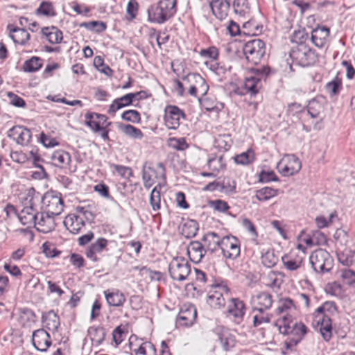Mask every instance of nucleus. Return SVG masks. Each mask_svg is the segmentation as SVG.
<instances>
[{
    "label": "nucleus",
    "mask_w": 355,
    "mask_h": 355,
    "mask_svg": "<svg viewBox=\"0 0 355 355\" xmlns=\"http://www.w3.org/2000/svg\"><path fill=\"white\" fill-rule=\"evenodd\" d=\"M282 322L283 324L279 327V331L282 334L288 336L284 342L286 349H292L302 341L308 329L304 323L293 322L286 315L283 316Z\"/></svg>",
    "instance_id": "nucleus-2"
},
{
    "label": "nucleus",
    "mask_w": 355,
    "mask_h": 355,
    "mask_svg": "<svg viewBox=\"0 0 355 355\" xmlns=\"http://www.w3.org/2000/svg\"><path fill=\"white\" fill-rule=\"evenodd\" d=\"M158 178V173L151 166L146 163L142 168V179L144 186L146 189H150L155 183V179Z\"/></svg>",
    "instance_id": "nucleus-30"
},
{
    "label": "nucleus",
    "mask_w": 355,
    "mask_h": 355,
    "mask_svg": "<svg viewBox=\"0 0 355 355\" xmlns=\"http://www.w3.org/2000/svg\"><path fill=\"white\" fill-rule=\"evenodd\" d=\"M307 112L311 118H317L323 110L322 104L316 98L309 101L307 105Z\"/></svg>",
    "instance_id": "nucleus-45"
},
{
    "label": "nucleus",
    "mask_w": 355,
    "mask_h": 355,
    "mask_svg": "<svg viewBox=\"0 0 355 355\" xmlns=\"http://www.w3.org/2000/svg\"><path fill=\"white\" fill-rule=\"evenodd\" d=\"M135 99V95L132 93H128L125 95L114 99L108 109V114L114 116L116 112L123 107L132 105Z\"/></svg>",
    "instance_id": "nucleus-26"
},
{
    "label": "nucleus",
    "mask_w": 355,
    "mask_h": 355,
    "mask_svg": "<svg viewBox=\"0 0 355 355\" xmlns=\"http://www.w3.org/2000/svg\"><path fill=\"white\" fill-rule=\"evenodd\" d=\"M338 311V307L334 301H326L319 306L315 312L322 315L321 318H329L334 315Z\"/></svg>",
    "instance_id": "nucleus-34"
},
{
    "label": "nucleus",
    "mask_w": 355,
    "mask_h": 355,
    "mask_svg": "<svg viewBox=\"0 0 355 355\" xmlns=\"http://www.w3.org/2000/svg\"><path fill=\"white\" fill-rule=\"evenodd\" d=\"M245 304L239 298H231L225 312L226 316L230 318L236 324H240L245 313Z\"/></svg>",
    "instance_id": "nucleus-12"
},
{
    "label": "nucleus",
    "mask_w": 355,
    "mask_h": 355,
    "mask_svg": "<svg viewBox=\"0 0 355 355\" xmlns=\"http://www.w3.org/2000/svg\"><path fill=\"white\" fill-rule=\"evenodd\" d=\"M117 127L124 134L131 138L141 139L144 137V134L141 130L132 125L118 123Z\"/></svg>",
    "instance_id": "nucleus-37"
},
{
    "label": "nucleus",
    "mask_w": 355,
    "mask_h": 355,
    "mask_svg": "<svg viewBox=\"0 0 355 355\" xmlns=\"http://www.w3.org/2000/svg\"><path fill=\"white\" fill-rule=\"evenodd\" d=\"M301 162L295 155H288L281 159L277 166L283 176L293 175L301 169Z\"/></svg>",
    "instance_id": "nucleus-10"
},
{
    "label": "nucleus",
    "mask_w": 355,
    "mask_h": 355,
    "mask_svg": "<svg viewBox=\"0 0 355 355\" xmlns=\"http://www.w3.org/2000/svg\"><path fill=\"white\" fill-rule=\"evenodd\" d=\"M341 277L345 284L354 286L355 285V272L351 269H343L341 270Z\"/></svg>",
    "instance_id": "nucleus-61"
},
{
    "label": "nucleus",
    "mask_w": 355,
    "mask_h": 355,
    "mask_svg": "<svg viewBox=\"0 0 355 355\" xmlns=\"http://www.w3.org/2000/svg\"><path fill=\"white\" fill-rule=\"evenodd\" d=\"M108 241L103 237L97 239L94 243H91L85 250L86 257L94 262L99 261L97 257L98 253H101L106 248Z\"/></svg>",
    "instance_id": "nucleus-21"
},
{
    "label": "nucleus",
    "mask_w": 355,
    "mask_h": 355,
    "mask_svg": "<svg viewBox=\"0 0 355 355\" xmlns=\"http://www.w3.org/2000/svg\"><path fill=\"white\" fill-rule=\"evenodd\" d=\"M220 182L221 192L226 194H232L236 193V183L232 178L225 177Z\"/></svg>",
    "instance_id": "nucleus-47"
},
{
    "label": "nucleus",
    "mask_w": 355,
    "mask_h": 355,
    "mask_svg": "<svg viewBox=\"0 0 355 355\" xmlns=\"http://www.w3.org/2000/svg\"><path fill=\"white\" fill-rule=\"evenodd\" d=\"M8 29L10 32V37L15 43L24 44L30 38V35L26 30L19 27H15L13 24H8Z\"/></svg>",
    "instance_id": "nucleus-29"
},
{
    "label": "nucleus",
    "mask_w": 355,
    "mask_h": 355,
    "mask_svg": "<svg viewBox=\"0 0 355 355\" xmlns=\"http://www.w3.org/2000/svg\"><path fill=\"white\" fill-rule=\"evenodd\" d=\"M261 263L267 268L274 267L278 262V257L273 250H268L261 256Z\"/></svg>",
    "instance_id": "nucleus-51"
},
{
    "label": "nucleus",
    "mask_w": 355,
    "mask_h": 355,
    "mask_svg": "<svg viewBox=\"0 0 355 355\" xmlns=\"http://www.w3.org/2000/svg\"><path fill=\"white\" fill-rule=\"evenodd\" d=\"M318 324L320 325V332L326 341H329L332 337V322L329 318H319Z\"/></svg>",
    "instance_id": "nucleus-36"
},
{
    "label": "nucleus",
    "mask_w": 355,
    "mask_h": 355,
    "mask_svg": "<svg viewBox=\"0 0 355 355\" xmlns=\"http://www.w3.org/2000/svg\"><path fill=\"white\" fill-rule=\"evenodd\" d=\"M38 15H43L46 17H53L56 15L55 10L53 4L50 2L42 1L39 8L36 10Z\"/></svg>",
    "instance_id": "nucleus-52"
},
{
    "label": "nucleus",
    "mask_w": 355,
    "mask_h": 355,
    "mask_svg": "<svg viewBox=\"0 0 355 355\" xmlns=\"http://www.w3.org/2000/svg\"><path fill=\"white\" fill-rule=\"evenodd\" d=\"M122 119L133 123H138L141 121L140 113L135 110H126L121 114Z\"/></svg>",
    "instance_id": "nucleus-56"
},
{
    "label": "nucleus",
    "mask_w": 355,
    "mask_h": 355,
    "mask_svg": "<svg viewBox=\"0 0 355 355\" xmlns=\"http://www.w3.org/2000/svg\"><path fill=\"white\" fill-rule=\"evenodd\" d=\"M202 241L206 252H209L211 254L220 252L222 238L218 234L209 232L203 236Z\"/></svg>",
    "instance_id": "nucleus-17"
},
{
    "label": "nucleus",
    "mask_w": 355,
    "mask_h": 355,
    "mask_svg": "<svg viewBox=\"0 0 355 355\" xmlns=\"http://www.w3.org/2000/svg\"><path fill=\"white\" fill-rule=\"evenodd\" d=\"M290 57L293 64L306 67L314 64L317 60V55L314 51L304 44H298L292 48Z\"/></svg>",
    "instance_id": "nucleus-4"
},
{
    "label": "nucleus",
    "mask_w": 355,
    "mask_h": 355,
    "mask_svg": "<svg viewBox=\"0 0 355 355\" xmlns=\"http://www.w3.org/2000/svg\"><path fill=\"white\" fill-rule=\"evenodd\" d=\"M172 16L176 12L177 0H161L158 3Z\"/></svg>",
    "instance_id": "nucleus-63"
},
{
    "label": "nucleus",
    "mask_w": 355,
    "mask_h": 355,
    "mask_svg": "<svg viewBox=\"0 0 355 355\" xmlns=\"http://www.w3.org/2000/svg\"><path fill=\"white\" fill-rule=\"evenodd\" d=\"M295 309L293 301L288 298H282L279 301L278 306L275 311L276 315H282Z\"/></svg>",
    "instance_id": "nucleus-43"
},
{
    "label": "nucleus",
    "mask_w": 355,
    "mask_h": 355,
    "mask_svg": "<svg viewBox=\"0 0 355 355\" xmlns=\"http://www.w3.org/2000/svg\"><path fill=\"white\" fill-rule=\"evenodd\" d=\"M42 67V60L38 57H33L26 60L24 64V70L26 72H35Z\"/></svg>",
    "instance_id": "nucleus-48"
},
{
    "label": "nucleus",
    "mask_w": 355,
    "mask_h": 355,
    "mask_svg": "<svg viewBox=\"0 0 355 355\" xmlns=\"http://www.w3.org/2000/svg\"><path fill=\"white\" fill-rule=\"evenodd\" d=\"M64 225L71 233L78 234L85 227V222L81 216L69 214L65 218Z\"/></svg>",
    "instance_id": "nucleus-23"
},
{
    "label": "nucleus",
    "mask_w": 355,
    "mask_h": 355,
    "mask_svg": "<svg viewBox=\"0 0 355 355\" xmlns=\"http://www.w3.org/2000/svg\"><path fill=\"white\" fill-rule=\"evenodd\" d=\"M168 144L169 147L177 150L182 151L189 148V145L187 143L186 139L183 137L170 138L168 139Z\"/></svg>",
    "instance_id": "nucleus-55"
},
{
    "label": "nucleus",
    "mask_w": 355,
    "mask_h": 355,
    "mask_svg": "<svg viewBox=\"0 0 355 355\" xmlns=\"http://www.w3.org/2000/svg\"><path fill=\"white\" fill-rule=\"evenodd\" d=\"M147 349L152 355H155L156 349L151 343H145L139 346V347L135 350L136 355H147Z\"/></svg>",
    "instance_id": "nucleus-64"
},
{
    "label": "nucleus",
    "mask_w": 355,
    "mask_h": 355,
    "mask_svg": "<svg viewBox=\"0 0 355 355\" xmlns=\"http://www.w3.org/2000/svg\"><path fill=\"white\" fill-rule=\"evenodd\" d=\"M162 184L159 183L156 187H155L151 191L150 195V204L152 207L153 211H156L160 209L161 207V196H160V189H161Z\"/></svg>",
    "instance_id": "nucleus-41"
},
{
    "label": "nucleus",
    "mask_w": 355,
    "mask_h": 355,
    "mask_svg": "<svg viewBox=\"0 0 355 355\" xmlns=\"http://www.w3.org/2000/svg\"><path fill=\"white\" fill-rule=\"evenodd\" d=\"M309 261L314 271L321 274L329 272L334 266V259L331 254L321 248L311 253Z\"/></svg>",
    "instance_id": "nucleus-5"
},
{
    "label": "nucleus",
    "mask_w": 355,
    "mask_h": 355,
    "mask_svg": "<svg viewBox=\"0 0 355 355\" xmlns=\"http://www.w3.org/2000/svg\"><path fill=\"white\" fill-rule=\"evenodd\" d=\"M148 19L151 22H164L168 20L172 15H168L159 4L152 6L148 10Z\"/></svg>",
    "instance_id": "nucleus-28"
},
{
    "label": "nucleus",
    "mask_w": 355,
    "mask_h": 355,
    "mask_svg": "<svg viewBox=\"0 0 355 355\" xmlns=\"http://www.w3.org/2000/svg\"><path fill=\"white\" fill-rule=\"evenodd\" d=\"M85 125L89 127L94 132H99L103 130V126L100 125L98 119H95V112H88L85 114Z\"/></svg>",
    "instance_id": "nucleus-44"
},
{
    "label": "nucleus",
    "mask_w": 355,
    "mask_h": 355,
    "mask_svg": "<svg viewBox=\"0 0 355 355\" xmlns=\"http://www.w3.org/2000/svg\"><path fill=\"white\" fill-rule=\"evenodd\" d=\"M32 343L37 350L44 352L51 344L50 335L44 329L35 330L33 334Z\"/></svg>",
    "instance_id": "nucleus-20"
},
{
    "label": "nucleus",
    "mask_w": 355,
    "mask_h": 355,
    "mask_svg": "<svg viewBox=\"0 0 355 355\" xmlns=\"http://www.w3.org/2000/svg\"><path fill=\"white\" fill-rule=\"evenodd\" d=\"M272 315L266 311L262 312H257L253 316V327H259L263 324H268L270 322Z\"/></svg>",
    "instance_id": "nucleus-50"
},
{
    "label": "nucleus",
    "mask_w": 355,
    "mask_h": 355,
    "mask_svg": "<svg viewBox=\"0 0 355 355\" xmlns=\"http://www.w3.org/2000/svg\"><path fill=\"white\" fill-rule=\"evenodd\" d=\"M182 80L189 83H195L198 93L202 96H205L209 90V86L205 80L198 73H189L187 76L182 77Z\"/></svg>",
    "instance_id": "nucleus-25"
},
{
    "label": "nucleus",
    "mask_w": 355,
    "mask_h": 355,
    "mask_svg": "<svg viewBox=\"0 0 355 355\" xmlns=\"http://www.w3.org/2000/svg\"><path fill=\"white\" fill-rule=\"evenodd\" d=\"M329 28L317 24V26L312 30L311 39L315 46L323 48L329 40Z\"/></svg>",
    "instance_id": "nucleus-19"
},
{
    "label": "nucleus",
    "mask_w": 355,
    "mask_h": 355,
    "mask_svg": "<svg viewBox=\"0 0 355 355\" xmlns=\"http://www.w3.org/2000/svg\"><path fill=\"white\" fill-rule=\"evenodd\" d=\"M164 112L165 124L169 129L178 128L180 118L185 116L184 112L175 105H167Z\"/></svg>",
    "instance_id": "nucleus-14"
},
{
    "label": "nucleus",
    "mask_w": 355,
    "mask_h": 355,
    "mask_svg": "<svg viewBox=\"0 0 355 355\" xmlns=\"http://www.w3.org/2000/svg\"><path fill=\"white\" fill-rule=\"evenodd\" d=\"M342 89V80L336 76L326 85V89L331 97L338 95Z\"/></svg>",
    "instance_id": "nucleus-46"
},
{
    "label": "nucleus",
    "mask_w": 355,
    "mask_h": 355,
    "mask_svg": "<svg viewBox=\"0 0 355 355\" xmlns=\"http://www.w3.org/2000/svg\"><path fill=\"white\" fill-rule=\"evenodd\" d=\"M71 9L76 13V15H80L86 16L91 11V7L84 3H79L76 1H73L69 3Z\"/></svg>",
    "instance_id": "nucleus-54"
},
{
    "label": "nucleus",
    "mask_w": 355,
    "mask_h": 355,
    "mask_svg": "<svg viewBox=\"0 0 355 355\" xmlns=\"http://www.w3.org/2000/svg\"><path fill=\"white\" fill-rule=\"evenodd\" d=\"M197 318V310L193 304H184L178 313L177 321L182 326H191Z\"/></svg>",
    "instance_id": "nucleus-15"
},
{
    "label": "nucleus",
    "mask_w": 355,
    "mask_h": 355,
    "mask_svg": "<svg viewBox=\"0 0 355 355\" xmlns=\"http://www.w3.org/2000/svg\"><path fill=\"white\" fill-rule=\"evenodd\" d=\"M220 245V253L225 258L235 259L240 255V243L235 236H223Z\"/></svg>",
    "instance_id": "nucleus-11"
},
{
    "label": "nucleus",
    "mask_w": 355,
    "mask_h": 355,
    "mask_svg": "<svg viewBox=\"0 0 355 355\" xmlns=\"http://www.w3.org/2000/svg\"><path fill=\"white\" fill-rule=\"evenodd\" d=\"M243 51L248 62L257 64L266 53V44L259 39L252 40L244 44Z\"/></svg>",
    "instance_id": "nucleus-6"
},
{
    "label": "nucleus",
    "mask_w": 355,
    "mask_h": 355,
    "mask_svg": "<svg viewBox=\"0 0 355 355\" xmlns=\"http://www.w3.org/2000/svg\"><path fill=\"white\" fill-rule=\"evenodd\" d=\"M51 159L55 162V165L67 166L71 162V155L65 150H58L53 153Z\"/></svg>",
    "instance_id": "nucleus-39"
},
{
    "label": "nucleus",
    "mask_w": 355,
    "mask_h": 355,
    "mask_svg": "<svg viewBox=\"0 0 355 355\" xmlns=\"http://www.w3.org/2000/svg\"><path fill=\"white\" fill-rule=\"evenodd\" d=\"M210 6L216 17L219 20H223L228 15L230 3L223 0H212Z\"/></svg>",
    "instance_id": "nucleus-24"
},
{
    "label": "nucleus",
    "mask_w": 355,
    "mask_h": 355,
    "mask_svg": "<svg viewBox=\"0 0 355 355\" xmlns=\"http://www.w3.org/2000/svg\"><path fill=\"white\" fill-rule=\"evenodd\" d=\"M209 205L214 210L222 213L227 211L230 209L227 202L220 199L209 201Z\"/></svg>",
    "instance_id": "nucleus-62"
},
{
    "label": "nucleus",
    "mask_w": 355,
    "mask_h": 355,
    "mask_svg": "<svg viewBox=\"0 0 355 355\" xmlns=\"http://www.w3.org/2000/svg\"><path fill=\"white\" fill-rule=\"evenodd\" d=\"M53 216L48 214L46 211L38 212V217L35 221V227L37 231L42 233H49L55 227V223Z\"/></svg>",
    "instance_id": "nucleus-16"
},
{
    "label": "nucleus",
    "mask_w": 355,
    "mask_h": 355,
    "mask_svg": "<svg viewBox=\"0 0 355 355\" xmlns=\"http://www.w3.org/2000/svg\"><path fill=\"white\" fill-rule=\"evenodd\" d=\"M111 168H114L122 178H130L133 175L132 168L129 166L113 164L111 165Z\"/></svg>",
    "instance_id": "nucleus-58"
},
{
    "label": "nucleus",
    "mask_w": 355,
    "mask_h": 355,
    "mask_svg": "<svg viewBox=\"0 0 355 355\" xmlns=\"http://www.w3.org/2000/svg\"><path fill=\"white\" fill-rule=\"evenodd\" d=\"M187 254L191 261L198 263L202 261L203 257H205L207 252L202 243L198 241H193L190 242L187 247Z\"/></svg>",
    "instance_id": "nucleus-22"
},
{
    "label": "nucleus",
    "mask_w": 355,
    "mask_h": 355,
    "mask_svg": "<svg viewBox=\"0 0 355 355\" xmlns=\"http://www.w3.org/2000/svg\"><path fill=\"white\" fill-rule=\"evenodd\" d=\"M234 11L239 16L245 17L250 14V8L248 0H234L233 1Z\"/></svg>",
    "instance_id": "nucleus-49"
},
{
    "label": "nucleus",
    "mask_w": 355,
    "mask_h": 355,
    "mask_svg": "<svg viewBox=\"0 0 355 355\" xmlns=\"http://www.w3.org/2000/svg\"><path fill=\"white\" fill-rule=\"evenodd\" d=\"M180 234L187 239L194 237L199 229L198 223L196 220H187L179 227Z\"/></svg>",
    "instance_id": "nucleus-31"
},
{
    "label": "nucleus",
    "mask_w": 355,
    "mask_h": 355,
    "mask_svg": "<svg viewBox=\"0 0 355 355\" xmlns=\"http://www.w3.org/2000/svg\"><path fill=\"white\" fill-rule=\"evenodd\" d=\"M251 28V29L244 31V35H259L263 33L264 26L262 24H243V28Z\"/></svg>",
    "instance_id": "nucleus-59"
},
{
    "label": "nucleus",
    "mask_w": 355,
    "mask_h": 355,
    "mask_svg": "<svg viewBox=\"0 0 355 355\" xmlns=\"http://www.w3.org/2000/svg\"><path fill=\"white\" fill-rule=\"evenodd\" d=\"M234 159L237 164L248 165L254 161V153L252 149H248L247 151L236 155Z\"/></svg>",
    "instance_id": "nucleus-42"
},
{
    "label": "nucleus",
    "mask_w": 355,
    "mask_h": 355,
    "mask_svg": "<svg viewBox=\"0 0 355 355\" xmlns=\"http://www.w3.org/2000/svg\"><path fill=\"white\" fill-rule=\"evenodd\" d=\"M272 295L266 291L254 295L251 298L252 312H262L269 310L272 305Z\"/></svg>",
    "instance_id": "nucleus-13"
},
{
    "label": "nucleus",
    "mask_w": 355,
    "mask_h": 355,
    "mask_svg": "<svg viewBox=\"0 0 355 355\" xmlns=\"http://www.w3.org/2000/svg\"><path fill=\"white\" fill-rule=\"evenodd\" d=\"M46 207L48 214L53 216L60 215L63 211L64 201L59 194L46 193L41 196L40 202Z\"/></svg>",
    "instance_id": "nucleus-9"
},
{
    "label": "nucleus",
    "mask_w": 355,
    "mask_h": 355,
    "mask_svg": "<svg viewBox=\"0 0 355 355\" xmlns=\"http://www.w3.org/2000/svg\"><path fill=\"white\" fill-rule=\"evenodd\" d=\"M282 261L286 268L291 271L298 269L302 263V259H289L288 257H283Z\"/></svg>",
    "instance_id": "nucleus-60"
},
{
    "label": "nucleus",
    "mask_w": 355,
    "mask_h": 355,
    "mask_svg": "<svg viewBox=\"0 0 355 355\" xmlns=\"http://www.w3.org/2000/svg\"><path fill=\"white\" fill-rule=\"evenodd\" d=\"M104 295L109 306H122L125 302V295L118 289H107Z\"/></svg>",
    "instance_id": "nucleus-27"
},
{
    "label": "nucleus",
    "mask_w": 355,
    "mask_h": 355,
    "mask_svg": "<svg viewBox=\"0 0 355 355\" xmlns=\"http://www.w3.org/2000/svg\"><path fill=\"white\" fill-rule=\"evenodd\" d=\"M44 37L51 44H58L62 40V33L57 27H44L42 28Z\"/></svg>",
    "instance_id": "nucleus-33"
},
{
    "label": "nucleus",
    "mask_w": 355,
    "mask_h": 355,
    "mask_svg": "<svg viewBox=\"0 0 355 355\" xmlns=\"http://www.w3.org/2000/svg\"><path fill=\"white\" fill-rule=\"evenodd\" d=\"M278 193V190L272 187H266L261 188L256 191L255 198L259 201H267L271 198L276 196Z\"/></svg>",
    "instance_id": "nucleus-40"
},
{
    "label": "nucleus",
    "mask_w": 355,
    "mask_h": 355,
    "mask_svg": "<svg viewBox=\"0 0 355 355\" xmlns=\"http://www.w3.org/2000/svg\"><path fill=\"white\" fill-rule=\"evenodd\" d=\"M170 277L176 281H184L191 272V266L183 257H175L168 266Z\"/></svg>",
    "instance_id": "nucleus-7"
},
{
    "label": "nucleus",
    "mask_w": 355,
    "mask_h": 355,
    "mask_svg": "<svg viewBox=\"0 0 355 355\" xmlns=\"http://www.w3.org/2000/svg\"><path fill=\"white\" fill-rule=\"evenodd\" d=\"M218 50L216 46H210L207 49H201L200 55L205 58H209L211 60H216L218 58Z\"/></svg>",
    "instance_id": "nucleus-57"
},
{
    "label": "nucleus",
    "mask_w": 355,
    "mask_h": 355,
    "mask_svg": "<svg viewBox=\"0 0 355 355\" xmlns=\"http://www.w3.org/2000/svg\"><path fill=\"white\" fill-rule=\"evenodd\" d=\"M250 74L247 76L243 82V85L248 94L251 97L255 96L263 87V82H265L271 72V69L268 66H263L258 68L252 67L249 69Z\"/></svg>",
    "instance_id": "nucleus-3"
},
{
    "label": "nucleus",
    "mask_w": 355,
    "mask_h": 355,
    "mask_svg": "<svg viewBox=\"0 0 355 355\" xmlns=\"http://www.w3.org/2000/svg\"><path fill=\"white\" fill-rule=\"evenodd\" d=\"M40 198L41 194L37 192L33 187L26 190L25 196L21 198L24 207L18 215L20 222L24 225H35L37 217H38V211L35 206L40 202Z\"/></svg>",
    "instance_id": "nucleus-1"
},
{
    "label": "nucleus",
    "mask_w": 355,
    "mask_h": 355,
    "mask_svg": "<svg viewBox=\"0 0 355 355\" xmlns=\"http://www.w3.org/2000/svg\"><path fill=\"white\" fill-rule=\"evenodd\" d=\"M139 5L137 0H129L126 7V19L132 21L139 13Z\"/></svg>",
    "instance_id": "nucleus-53"
},
{
    "label": "nucleus",
    "mask_w": 355,
    "mask_h": 355,
    "mask_svg": "<svg viewBox=\"0 0 355 355\" xmlns=\"http://www.w3.org/2000/svg\"><path fill=\"white\" fill-rule=\"evenodd\" d=\"M42 322L44 327L53 332L57 331L60 324L59 316L53 310L42 315Z\"/></svg>",
    "instance_id": "nucleus-32"
},
{
    "label": "nucleus",
    "mask_w": 355,
    "mask_h": 355,
    "mask_svg": "<svg viewBox=\"0 0 355 355\" xmlns=\"http://www.w3.org/2000/svg\"><path fill=\"white\" fill-rule=\"evenodd\" d=\"M88 335L93 344L100 345L105 340L106 331L103 327H91L88 329Z\"/></svg>",
    "instance_id": "nucleus-35"
},
{
    "label": "nucleus",
    "mask_w": 355,
    "mask_h": 355,
    "mask_svg": "<svg viewBox=\"0 0 355 355\" xmlns=\"http://www.w3.org/2000/svg\"><path fill=\"white\" fill-rule=\"evenodd\" d=\"M283 275L281 272L270 271L265 277L266 285L270 288H279L283 282Z\"/></svg>",
    "instance_id": "nucleus-38"
},
{
    "label": "nucleus",
    "mask_w": 355,
    "mask_h": 355,
    "mask_svg": "<svg viewBox=\"0 0 355 355\" xmlns=\"http://www.w3.org/2000/svg\"><path fill=\"white\" fill-rule=\"evenodd\" d=\"M8 137L15 140L20 145L28 144L31 139V132L29 129L21 125H15L8 132Z\"/></svg>",
    "instance_id": "nucleus-18"
},
{
    "label": "nucleus",
    "mask_w": 355,
    "mask_h": 355,
    "mask_svg": "<svg viewBox=\"0 0 355 355\" xmlns=\"http://www.w3.org/2000/svg\"><path fill=\"white\" fill-rule=\"evenodd\" d=\"M229 288L226 285L216 284L211 286L207 296V303L214 309H220L225 305L224 293L227 295Z\"/></svg>",
    "instance_id": "nucleus-8"
}]
</instances>
